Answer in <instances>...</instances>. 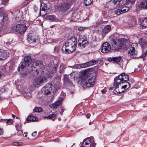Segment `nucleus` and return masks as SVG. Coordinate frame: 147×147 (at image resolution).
<instances>
[{
    "label": "nucleus",
    "mask_w": 147,
    "mask_h": 147,
    "mask_svg": "<svg viewBox=\"0 0 147 147\" xmlns=\"http://www.w3.org/2000/svg\"><path fill=\"white\" fill-rule=\"evenodd\" d=\"M51 85L49 84H47L43 88L42 91L45 94H49L51 92V91L52 90Z\"/></svg>",
    "instance_id": "nucleus-12"
},
{
    "label": "nucleus",
    "mask_w": 147,
    "mask_h": 147,
    "mask_svg": "<svg viewBox=\"0 0 147 147\" xmlns=\"http://www.w3.org/2000/svg\"><path fill=\"white\" fill-rule=\"evenodd\" d=\"M63 100V97H59L57 101L51 105V107L53 109L57 108V107L60 105L61 104Z\"/></svg>",
    "instance_id": "nucleus-17"
},
{
    "label": "nucleus",
    "mask_w": 147,
    "mask_h": 147,
    "mask_svg": "<svg viewBox=\"0 0 147 147\" xmlns=\"http://www.w3.org/2000/svg\"><path fill=\"white\" fill-rule=\"evenodd\" d=\"M56 114L55 113L50 114L48 116L45 117V118L47 119H51L53 121H54L55 119H56L55 117Z\"/></svg>",
    "instance_id": "nucleus-29"
},
{
    "label": "nucleus",
    "mask_w": 147,
    "mask_h": 147,
    "mask_svg": "<svg viewBox=\"0 0 147 147\" xmlns=\"http://www.w3.org/2000/svg\"><path fill=\"white\" fill-rule=\"evenodd\" d=\"M109 42L112 46L116 45V48L118 49L126 48L127 46L128 43L127 40L124 38H119L116 42L113 36L109 37Z\"/></svg>",
    "instance_id": "nucleus-4"
},
{
    "label": "nucleus",
    "mask_w": 147,
    "mask_h": 147,
    "mask_svg": "<svg viewBox=\"0 0 147 147\" xmlns=\"http://www.w3.org/2000/svg\"><path fill=\"white\" fill-rule=\"evenodd\" d=\"M138 67L140 69H141L142 67V65H139Z\"/></svg>",
    "instance_id": "nucleus-57"
},
{
    "label": "nucleus",
    "mask_w": 147,
    "mask_h": 147,
    "mask_svg": "<svg viewBox=\"0 0 147 147\" xmlns=\"http://www.w3.org/2000/svg\"><path fill=\"white\" fill-rule=\"evenodd\" d=\"M31 61L32 59L30 56H25L24 57V61L21 62L19 65L18 69L20 71L21 69L22 71L24 68H26L30 64Z\"/></svg>",
    "instance_id": "nucleus-6"
},
{
    "label": "nucleus",
    "mask_w": 147,
    "mask_h": 147,
    "mask_svg": "<svg viewBox=\"0 0 147 147\" xmlns=\"http://www.w3.org/2000/svg\"><path fill=\"white\" fill-rule=\"evenodd\" d=\"M37 118L35 117L30 115L26 119V120L25 122L26 123L30 122L31 121H36Z\"/></svg>",
    "instance_id": "nucleus-27"
},
{
    "label": "nucleus",
    "mask_w": 147,
    "mask_h": 147,
    "mask_svg": "<svg viewBox=\"0 0 147 147\" xmlns=\"http://www.w3.org/2000/svg\"><path fill=\"white\" fill-rule=\"evenodd\" d=\"M45 5L44 7H42V8H41L40 10V13L43 16L48 14L51 11L50 9L48 10L47 9V6Z\"/></svg>",
    "instance_id": "nucleus-19"
},
{
    "label": "nucleus",
    "mask_w": 147,
    "mask_h": 147,
    "mask_svg": "<svg viewBox=\"0 0 147 147\" xmlns=\"http://www.w3.org/2000/svg\"><path fill=\"white\" fill-rule=\"evenodd\" d=\"M27 29V26L25 25L20 24L17 25L16 27V31L20 34L24 33Z\"/></svg>",
    "instance_id": "nucleus-10"
},
{
    "label": "nucleus",
    "mask_w": 147,
    "mask_h": 147,
    "mask_svg": "<svg viewBox=\"0 0 147 147\" xmlns=\"http://www.w3.org/2000/svg\"><path fill=\"white\" fill-rule=\"evenodd\" d=\"M121 58V57L120 56L110 57L108 58V61H112L114 63H118V62H119Z\"/></svg>",
    "instance_id": "nucleus-20"
},
{
    "label": "nucleus",
    "mask_w": 147,
    "mask_h": 147,
    "mask_svg": "<svg viewBox=\"0 0 147 147\" xmlns=\"http://www.w3.org/2000/svg\"><path fill=\"white\" fill-rule=\"evenodd\" d=\"M9 53L7 51H0V61H4L9 56Z\"/></svg>",
    "instance_id": "nucleus-18"
},
{
    "label": "nucleus",
    "mask_w": 147,
    "mask_h": 147,
    "mask_svg": "<svg viewBox=\"0 0 147 147\" xmlns=\"http://www.w3.org/2000/svg\"><path fill=\"white\" fill-rule=\"evenodd\" d=\"M122 0H113V2L114 4L118 5Z\"/></svg>",
    "instance_id": "nucleus-43"
},
{
    "label": "nucleus",
    "mask_w": 147,
    "mask_h": 147,
    "mask_svg": "<svg viewBox=\"0 0 147 147\" xmlns=\"http://www.w3.org/2000/svg\"><path fill=\"white\" fill-rule=\"evenodd\" d=\"M25 137H27V135H25Z\"/></svg>",
    "instance_id": "nucleus-64"
},
{
    "label": "nucleus",
    "mask_w": 147,
    "mask_h": 147,
    "mask_svg": "<svg viewBox=\"0 0 147 147\" xmlns=\"http://www.w3.org/2000/svg\"><path fill=\"white\" fill-rule=\"evenodd\" d=\"M109 90H112V88H109Z\"/></svg>",
    "instance_id": "nucleus-62"
},
{
    "label": "nucleus",
    "mask_w": 147,
    "mask_h": 147,
    "mask_svg": "<svg viewBox=\"0 0 147 147\" xmlns=\"http://www.w3.org/2000/svg\"><path fill=\"white\" fill-rule=\"evenodd\" d=\"M13 145L15 146H20L21 145V144L19 142H15L13 143Z\"/></svg>",
    "instance_id": "nucleus-49"
},
{
    "label": "nucleus",
    "mask_w": 147,
    "mask_h": 147,
    "mask_svg": "<svg viewBox=\"0 0 147 147\" xmlns=\"http://www.w3.org/2000/svg\"><path fill=\"white\" fill-rule=\"evenodd\" d=\"M15 127L17 130L20 132V134L23 133V131L21 130V126L20 123L16 124Z\"/></svg>",
    "instance_id": "nucleus-30"
},
{
    "label": "nucleus",
    "mask_w": 147,
    "mask_h": 147,
    "mask_svg": "<svg viewBox=\"0 0 147 147\" xmlns=\"http://www.w3.org/2000/svg\"><path fill=\"white\" fill-rule=\"evenodd\" d=\"M98 30L100 32L103 38L109 32L111 29V26L109 25H107L104 27L103 28L99 27Z\"/></svg>",
    "instance_id": "nucleus-9"
},
{
    "label": "nucleus",
    "mask_w": 147,
    "mask_h": 147,
    "mask_svg": "<svg viewBox=\"0 0 147 147\" xmlns=\"http://www.w3.org/2000/svg\"><path fill=\"white\" fill-rule=\"evenodd\" d=\"M58 80H60L61 78V77L60 76H59L58 77Z\"/></svg>",
    "instance_id": "nucleus-59"
},
{
    "label": "nucleus",
    "mask_w": 147,
    "mask_h": 147,
    "mask_svg": "<svg viewBox=\"0 0 147 147\" xmlns=\"http://www.w3.org/2000/svg\"><path fill=\"white\" fill-rule=\"evenodd\" d=\"M46 19L51 22H57L58 21V19L55 18V16L52 15L48 16L47 17Z\"/></svg>",
    "instance_id": "nucleus-26"
},
{
    "label": "nucleus",
    "mask_w": 147,
    "mask_h": 147,
    "mask_svg": "<svg viewBox=\"0 0 147 147\" xmlns=\"http://www.w3.org/2000/svg\"><path fill=\"white\" fill-rule=\"evenodd\" d=\"M88 65L89 66H90L91 65H93L94 64H95L96 63H97V62L96 60L92 59L90 61H89L88 62Z\"/></svg>",
    "instance_id": "nucleus-32"
},
{
    "label": "nucleus",
    "mask_w": 147,
    "mask_h": 147,
    "mask_svg": "<svg viewBox=\"0 0 147 147\" xmlns=\"http://www.w3.org/2000/svg\"><path fill=\"white\" fill-rule=\"evenodd\" d=\"M122 13L127 12L129 10V9L128 7L125 6L122 7L121 9Z\"/></svg>",
    "instance_id": "nucleus-33"
},
{
    "label": "nucleus",
    "mask_w": 147,
    "mask_h": 147,
    "mask_svg": "<svg viewBox=\"0 0 147 147\" xmlns=\"http://www.w3.org/2000/svg\"><path fill=\"white\" fill-rule=\"evenodd\" d=\"M58 66V64L54 65L53 62H51L48 64L47 69L49 77H51L53 75V74L56 72Z\"/></svg>",
    "instance_id": "nucleus-7"
},
{
    "label": "nucleus",
    "mask_w": 147,
    "mask_h": 147,
    "mask_svg": "<svg viewBox=\"0 0 147 147\" xmlns=\"http://www.w3.org/2000/svg\"><path fill=\"white\" fill-rule=\"evenodd\" d=\"M63 80L64 84L67 85L71 86L72 84V82L69 80V76L67 75H65Z\"/></svg>",
    "instance_id": "nucleus-21"
},
{
    "label": "nucleus",
    "mask_w": 147,
    "mask_h": 147,
    "mask_svg": "<svg viewBox=\"0 0 147 147\" xmlns=\"http://www.w3.org/2000/svg\"><path fill=\"white\" fill-rule=\"evenodd\" d=\"M3 133V130L0 128V135H2Z\"/></svg>",
    "instance_id": "nucleus-52"
},
{
    "label": "nucleus",
    "mask_w": 147,
    "mask_h": 147,
    "mask_svg": "<svg viewBox=\"0 0 147 147\" xmlns=\"http://www.w3.org/2000/svg\"><path fill=\"white\" fill-rule=\"evenodd\" d=\"M60 114L61 115H62V113H60Z\"/></svg>",
    "instance_id": "nucleus-63"
},
{
    "label": "nucleus",
    "mask_w": 147,
    "mask_h": 147,
    "mask_svg": "<svg viewBox=\"0 0 147 147\" xmlns=\"http://www.w3.org/2000/svg\"><path fill=\"white\" fill-rule=\"evenodd\" d=\"M65 69V65L63 64H61L59 67V72L60 73H63Z\"/></svg>",
    "instance_id": "nucleus-31"
},
{
    "label": "nucleus",
    "mask_w": 147,
    "mask_h": 147,
    "mask_svg": "<svg viewBox=\"0 0 147 147\" xmlns=\"http://www.w3.org/2000/svg\"><path fill=\"white\" fill-rule=\"evenodd\" d=\"M86 116L87 118H89L90 116V114L89 113H88L86 115Z\"/></svg>",
    "instance_id": "nucleus-53"
},
{
    "label": "nucleus",
    "mask_w": 147,
    "mask_h": 147,
    "mask_svg": "<svg viewBox=\"0 0 147 147\" xmlns=\"http://www.w3.org/2000/svg\"><path fill=\"white\" fill-rule=\"evenodd\" d=\"M136 24V22L135 19H132L128 22V26L131 27L134 26Z\"/></svg>",
    "instance_id": "nucleus-28"
},
{
    "label": "nucleus",
    "mask_w": 147,
    "mask_h": 147,
    "mask_svg": "<svg viewBox=\"0 0 147 147\" xmlns=\"http://www.w3.org/2000/svg\"><path fill=\"white\" fill-rule=\"evenodd\" d=\"M101 92L102 94H105L106 93V90L105 89H103L101 90Z\"/></svg>",
    "instance_id": "nucleus-54"
},
{
    "label": "nucleus",
    "mask_w": 147,
    "mask_h": 147,
    "mask_svg": "<svg viewBox=\"0 0 147 147\" xmlns=\"http://www.w3.org/2000/svg\"><path fill=\"white\" fill-rule=\"evenodd\" d=\"M6 18L3 14H0V23L3 24L4 21V19Z\"/></svg>",
    "instance_id": "nucleus-36"
},
{
    "label": "nucleus",
    "mask_w": 147,
    "mask_h": 147,
    "mask_svg": "<svg viewBox=\"0 0 147 147\" xmlns=\"http://www.w3.org/2000/svg\"><path fill=\"white\" fill-rule=\"evenodd\" d=\"M13 120L11 119H8L7 120V124L11 125L13 124Z\"/></svg>",
    "instance_id": "nucleus-39"
},
{
    "label": "nucleus",
    "mask_w": 147,
    "mask_h": 147,
    "mask_svg": "<svg viewBox=\"0 0 147 147\" xmlns=\"http://www.w3.org/2000/svg\"><path fill=\"white\" fill-rule=\"evenodd\" d=\"M93 123V122L92 121H91V122H90L89 124V125H91V124H92Z\"/></svg>",
    "instance_id": "nucleus-60"
},
{
    "label": "nucleus",
    "mask_w": 147,
    "mask_h": 147,
    "mask_svg": "<svg viewBox=\"0 0 147 147\" xmlns=\"http://www.w3.org/2000/svg\"><path fill=\"white\" fill-rule=\"evenodd\" d=\"M59 48L58 47H55L54 49V51L55 52H57L59 50Z\"/></svg>",
    "instance_id": "nucleus-48"
},
{
    "label": "nucleus",
    "mask_w": 147,
    "mask_h": 147,
    "mask_svg": "<svg viewBox=\"0 0 147 147\" xmlns=\"http://www.w3.org/2000/svg\"><path fill=\"white\" fill-rule=\"evenodd\" d=\"M147 54V51L146 50L145 52L144 53V54H143V55H142L141 56V57L142 58H143V60L144 61L146 59V58H145V57L146 55Z\"/></svg>",
    "instance_id": "nucleus-42"
},
{
    "label": "nucleus",
    "mask_w": 147,
    "mask_h": 147,
    "mask_svg": "<svg viewBox=\"0 0 147 147\" xmlns=\"http://www.w3.org/2000/svg\"><path fill=\"white\" fill-rule=\"evenodd\" d=\"M12 117H13V118H15V115H14L13 114H12Z\"/></svg>",
    "instance_id": "nucleus-61"
},
{
    "label": "nucleus",
    "mask_w": 147,
    "mask_h": 147,
    "mask_svg": "<svg viewBox=\"0 0 147 147\" xmlns=\"http://www.w3.org/2000/svg\"><path fill=\"white\" fill-rule=\"evenodd\" d=\"M33 111L34 112H40L42 111V109L41 107H36Z\"/></svg>",
    "instance_id": "nucleus-37"
},
{
    "label": "nucleus",
    "mask_w": 147,
    "mask_h": 147,
    "mask_svg": "<svg viewBox=\"0 0 147 147\" xmlns=\"http://www.w3.org/2000/svg\"><path fill=\"white\" fill-rule=\"evenodd\" d=\"M4 13V9L3 8L1 7L0 8V14H2Z\"/></svg>",
    "instance_id": "nucleus-47"
},
{
    "label": "nucleus",
    "mask_w": 147,
    "mask_h": 147,
    "mask_svg": "<svg viewBox=\"0 0 147 147\" xmlns=\"http://www.w3.org/2000/svg\"><path fill=\"white\" fill-rule=\"evenodd\" d=\"M147 8V0L142 1L140 3H138L136 6V9L137 10Z\"/></svg>",
    "instance_id": "nucleus-13"
},
{
    "label": "nucleus",
    "mask_w": 147,
    "mask_h": 147,
    "mask_svg": "<svg viewBox=\"0 0 147 147\" xmlns=\"http://www.w3.org/2000/svg\"><path fill=\"white\" fill-rule=\"evenodd\" d=\"M28 3V1H26L25 2H24V5L26 4H27V3Z\"/></svg>",
    "instance_id": "nucleus-58"
},
{
    "label": "nucleus",
    "mask_w": 147,
    "mask_h": 147,
    "mask_svg": "<svg viewBox=\"0 0 147 147\" xmlns=\"http://www.w3.org/2000/svg\"><path fill=\"white\" fill-rule=\"evenodd\" d=\"M93 0H84V3L86 6L89 5L91 4Z\"/></svg>",
    "instance_id": "nucleus-35"
},
{
    "label": "nucleus",
    "mask_w": 147,
    "mask_h": 147,
    "mask_svg": "<svg viewBox=\"0 0 147 147\" xmlns=\"http://www.w3.org/2000/svg\"><path fill=\"white\" fill-rule=\"evenodd\" d=\"M111 49V46L109 43L105 42L102 46L101 52L103 53H108Z\"/></svg>",
    "instance_id": "nucleus-11"
},
{
    "label": "nucleus",
    "mask_w": 147,
    "mask_h": 147,
    "mask_svg": "<svg viewBox=\"0 0 147 147\" xmlns=\"http://www.w3.org/2000/svg\"><path fill=\"white\" fill-rule=\"evenodd\" d=\"M137 45L136 43H132L131 45L129 50L128 51V55L131 56V57L134 58L132 56L136 54V53L135 49V47H136Z\"/></svg>",
    "instance_id": "nucleus-14"
},
{
    "label": "nucleus",
    "mask_w": 147,
    "mask_h": 147,
    "mask_svg": "<svg viewBox=\"0 0 147 147\" xmlns=\"http://www.w3.org/2000/svg\"><path fill=\"white\" fill-rule=\"evenodd\" d=\"M60 84H58L57 85H56L54 87H53V88H54V90L55 91H56L60 89Z\"/></svg>",
    "instance_id": "nucleus-40"
},
{
    "label": "nucleus",
    "mask_w": 147,
    "mask_h": 147,
    "mask_svg": "<svg viewBox=\"0 0 147 147\" xmlns=\"http://www.w3.org/2000/svg\"><path fill=\"white\" fill-rule=\"evenodd\" d=\"M129 77L125 73L121 74L114 78L113 86L115 88L114 92L115 94L122 93L124 92V90H127L130 88V84L127 82Z\"/></svg>",
    "instance_id": "nucleus-1"
},
{
    "label": "nucleus",
    "mask_w": 147,
    "mask_h": 147,
    "mask_svg": "<svg viewBox=\"0 0 147 147\" xmlns=\"http://www.w3.org/2000/svg\"><path fill=\"white\" fill-rule=\"evenodd\" d=\"M127 2L129 4L130 3H133L135 1V0H126Z\"/></svg>",
    "instance_id": "nucleus-44"
},
{
    "label": "nucleus",
    "mask_w": 147,
    "mask_h": 147,
    "mask_svg": "<svg viewBox=\"0 0 147 147\" xmlns=\"http://www.w3.org/2000/svg\"><path fill=\"white\" fill-rule=\"evenodd\" d=\"M71 6V3L69 1L62 4L60 6L59 9L62 11H66L69 9Z\"/></svg>",
    "instance_id": "nucleus-15"
},
{
    "label": "nucleus",
    "mask_w": 147,
    "mask_h": 147,
    "mask_svg": "<svg viewBox=\"0 0 147 147\" xmlns=\"http://www.w3.org/2000/svg\"><path fill=\"white\" fill-rule=\"evenodd\" d=\"M23 94L24 97L26 98H30L31 96V93L29 92H24Z\"/></svg>",
    "instance_id": "nucleus-34"
},
{
    "label": "nucleus",
    "mask_w": 147,
    "mask_h": 147,
    "mask_svg": "<svg viewBox=\"0 0 147 147\" xmlns=\"http://www.w3.org/2000/svg\"><path fill=\"white\" fill-rule=\"evenodd\" d=\"M139 42L142 48L143 49H146V48L147 42L146 40L144 39H142Z\"/></svg>",
    "instance_id": "nucleus-25"
},
{
    "label": "nucleus",
    "mask_w": 147,
    "mask_h": 147,
    "mask_svg": "<svg viewBox=\"0 0 147 147\" xmlns=\"http://www.w3.org/2000/svg\"><path fill=\"white\" fill-rule=\"evenodd\" d=\"M79 79L81 82V84L83 87H93L95 84L96 76L94 73L92 77L89 76V73L85 71L81 72L79 76Z\"/></svg>",
    "instance_id": "nucleus-2"
},
{
    "label": "nucleus",
    "mask_w": 147,
    "mask_h": 147,
    "mask_svg": "<svg viewBox=\"0 0 147 147\" xmlns=\"http://www.w3.org/2000/svg\"><path fill=\"white\" fill-rule=\"evenodd\" d=\"M34 79L33 82V85L35 88L40 86L42 83H45L47 81V79L45 77L40 76Z\"/></svg>",
    "instance_id": "nucleus-8"
},
{
    "label": "nucleus",
    "mask_w": 147,
    "mask_h": 147,
    "mask_svg": "<svg viewBox=\"0 0 147 147\" xmlns=\"http://www.w3.org/2000/svg\"><path fill=\"white\" fill-rule=\"evenodd\" d=\"M115 13L116 15L118 16H119L123 13L121 9H117L115 11Z\"/></svg>",
    "instance_id": "nucleus-38"
},
{
    "label": "nucleus",
    "mask_w": 147,
    "mask_h": 147,
    "mask_svg": "<svg viewBox=\"0 0 147 147\" xmlns=\"http://www.w3.org/2000/svg\"><path fill=\"white\" fill-rule=\"evenodd\" d=\"M27 40L29 43H32L36 42L37 39L32 36L31 34H29L27 36Z\"/></svg>",
    "instance_id": "nucleus-23"
},
{
    "label": "nucleus",
    "mask_w": 147,
    "mask_h": 147,
    "mask_svg": "<svg viewBox=\"0 0 147 147\" xmlns=\"http://www.w3.org/2000/svg\"><path fill=\"white\" fill-rule=\"evenodd\" d=\"M80 67L82 68H85L86 67H89V65H88V62H87L85 63H84L83 64H82L80 65Z\"/></svg>",
    "instance_id": "nucleus-41"
},
{
    "label": "nucleus",
    "mask_w": 147,
    "mask_h": 147,
    "mask_svg": "<svg viewBox=\"0 0 147 147\" xmlns=\"http://www.w3.org/2000/svg\"><path fill=\"white\" fill-rule=\"evenodd\" d=\"M71 67L74 68H77L76 65H75L74 66Z\"/></svg>",
    "instance_id": "nucleus-56"
},
{
    "label": "nucleus",
    "mask_w": 147,
    "mask_h": 147,
    "mask_svg": "<svg viewBox=\"0 0 147 147\" xmlns=\"http://www.w3.org/2000/svg\"><path fill=\"white\" fill-rule=\"evenodd\" d=\"M87 138V139L90 140V142L91 143L93 142L94 138L93 137H90L88 138Z\"/></svg>",
    "instance_id": "nucleus-45"
},
{
    "label": "nucleus",
    "mask_w": 147,
    "mask_h": 147,
    "mask_svg": "<svg viewBox=\"0 0 147 147\" xmlns=\"http://www.w3.org/2000/svg\"><path fill=\"white\" fill-rule=\"evenodd\" d=\"M37 134V132L36 131H35L34 132L32 133V136H33L35 137L36 136Z\"/></svg>",
    "instance_id": "nucleus-51"
},
{
    "label": "nucleus",
    "mask_w": 147,
    "mask_h": 147,
    "mask_svg": "<svg viewBox=\"0 0 147 147\" xmlns=\"http://www.w3.org/2000/svg\"><path fill=\"white\" fill-rule=\"evenodd\" d=\"M76 44L77 39L74 37L67 39L65 45L62 47V50L63 52H73L76 49Z\"/></svg>",
    "instance_id": "nucleus-3"
},
{
    "label": "nucleus",
    "mask_w": 147,
    "mask_h": 147,
    "mask_svg": "<svg viewBox=\"0 0 147 147\" xmlns=\"http://www.w3.org/2000/svg\"><path fill=\"white\" fill-rule=\"evenodd\" d=\"M31 68L32 71L34 73V76H41L43 74L44 66L40 61L34 62Z\"/></svg>",
    "instance_id": "nucleus-5"
},
{
    "label": "nucleus",
    "mask_w": 147,
    "mask_h": 147,
    "mask_svg": "<svg viewBox=\"0 0 147 147\" xmlns=\"http://www.w3.org/2000/svg\"><path fill=\"white\" fill-rule=\"evenodd\" d=\"M87 28L86 27H80L78 28V30L79 31H81L83 30H84L85 29Z\"/></svg>",
    "instance_id": "nucleus-46"
},
{
    "label": "nucleus",
    "mask_w": 147,
    "mask_h": 147,
    "mask_svg": "<svg viewBox=\"0 0 147 147\" xmlns=\"http://www.w3.org/2000/svg\"><path fill=\"white\" fill-rule=\"evenodd\" d=\"M96 144L95 143H93L92 144L91 146L92 147H95L96 145Z\"/></svg>",
    "instance_id": "nucleus-55"
},
{
    "label": "nucleus",
    "mask_w": 147,
    "mask_h": 147,
    "mask_svg": "<svg viewBox=\"0 0 147 147\" xmlns=\"http://www.w3.org/2000/svg\"><path fill=\"white\" fill-rule=\"evenodd\" d=\"M78 42V47L81 49L84 48L87 45L88 42L87 40L84 39H80Z\"/></svg>",
    "instance_id": "nucleus-16"
},
{
    "label": "nucleus",
    "mask_w": 147,
    "mask_h": 147,
    "mask_svg": "<svg viewBox=\"0 0 147 147\" xmlns=\"http://www.w3.org/2000/svg\"><path fill=\"white\" fill-rule=\"evenodd\" d=\"M141 28H145L147 27V18H146L144 19H142L140 22Z\"/></svg>",
    "instance_id": "nucleus-24"
},
{
    "label": "nucleus",
    "mask_w": 147,
    "mask_h": 147,
    "mask_svg": "<svg viewBox=\"0 0 147 147\" xmlns=\"http://www.w3.org/2000/svg\"><path fill=\"white\" fill-rule=\"evenodd\" d=\"M5 91V89L4 88H3L0 90V94L2 93Z\"/></svg>",
    "instance_id": "nucleus-50"
},
{
    "label": "nucleus",
    "mask_w": 147,
    "mask_h": 147,
    "mask_svg": "<svg viewBox=\"0 0 147 147\" xmlns=\"http://www.w3.org/2000/svg\"><path fill=\"white\" fill-rule=\"evenodd\" d=\"M84 142L81 146L82 147H90L91 143L90 140L86 138L84 140Z\"/></svg>",
    "instance_id": "nucleus-22"
}]
</instances>
